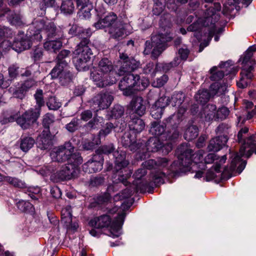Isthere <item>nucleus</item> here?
<instances>
[{
	"label": "nucleus",
	"mask_w": 256,
	"mask_h": 256,
	"mask_svg": "<svg viewBox=\"0 0 256 256\" xmlns=\"http://www.w3.org/2000/svg\"><path fill=\"white\" fill-rule=\"evenodd\" d=\"M102 123H103V118H102L94 117L92 120L88 124V125L91 128H96L100 126H102Z\"/></svg>",
	"instance_id": "nucleus-55"
},
{
	"label": "nucleus",
	"mask_w": 256,
	"mask_h": 256,
	"mask_svg": "<svg viewBox=\"0 0 256 256\" xmlns=\"http://www.w3.org/2000/svg\"><path fill=\"white\" fill-rule=\"evenodd\" d=\"M182 60V59H181V58H179L177 57L175 58L172 62L169 64H166L163 66L162 68L164 70L167 71L169 70L173 66H176L180 63Z\"/></svg>",
	"instance_id": "nucleus-56"
},
{
	"label": "nucleus",
	"mask_w": 256,
	"mask_h": 256,
	"mask_svg": "<svg viewBox=\"0 0 256 256\" xmlns=\"http://www.w3.org/2000/svg\"><path fill=\"white\" fill-rule=\"evenodd\" d=\"M184 96L182 93H178L174 94L172 97V102L173 106H180L184 102Z\"/></svg>",
	"instance_id": "nucleus-52"
},
{
	"label": "nucleus",
	"mask_w": 256,
	"mask_h": 256,
	"mask_svg": "<svg viewBox=\"0 0 256 256\" xmlns=\"http://www.w3.org/2000/svg\"><path fill=\"white\" fill-rule=\"evenodd\" d=\"M157 66L158 65L155 66L153 62H148L144 68V72L147 74H150L152 77H153L157 71Z\"/></svg>",
	"instance_id": "nucleus-46"
},
{
	"label": "nucleus",
	"mask_w": 256,
	"mask_h": 256,
	"mask_svg": "<svg viewBox=\"0 0 256 256\" xmlns=\"http://www.w3.org/2000/svg\"><path fill=\"white\" fill-rule=\"evenodd\" d=\"M74 148L70 142L56 147L50 153L53 161L63 162L66 160L68 163L74 162V164L79 165L82 163V160L79 153L74 152Z\"/></svg>",
	"instance_id": "nucleus-8"
},
{
	"label": "nucleus",
	"mask_w": 256,
	"mask_h": 256,
	"mask_svg": "<svg viewBox=\"0 0 256 256\" xmlns=\"http://www.w3.org/2000/svg\"><path fill=\"white\" fill-rule=\"evenodd\" d=\"M120 21L118 20V17L116 14L113 12L108 13L102 19L100 20L98 22L94 24V26L96 30L106 28L108 30L112 26L116 25L117 22Z\"/></svg>",
	"instance_id": "nucleus-18"
},
{
	"label": "nucleus",
	"mask_w": 256,
	"mask_h": 256,
	"mask_svg": "<svg viewBox=\"0 0 256 256\" xmlns=\"http://www.w3.org/2000/svg\"><path fill=\"white\" fill-rule=\"evenodd\" d=\"M129 208L130 206L128 204L122 203L120 208L122 210V212L120 214L118 213V216L115 218L114 221L112 220V218L109 215L103 214L92 220L90 222V224L97 228L109 226L112 237H118L121 234L120 230L126 216L124 211Z\"/></svg>",
	"instance_id": "nucleus-5"
},
{
	"label": "nucleus",
	"mask_w": 256,
	"mask_h": 256,
	"mask_svg": "<svg viewBox=\"0 0 256 256\" xmlns=\"http://www.w3.org/2000/svg\"><path fill=\"white\" fill-rule=\"evenodd\" d=\"M54 118L52 115L49 114H45L43 118L42 124L44 127V130H49V126L53 122Z\"/></svg>",
	"instance_id": "nucleus-54"
},
{
	"label": "nucleus",
	"mask_w": 256,
	"mask_h": 256,
	"mask_svg": "<svg viewBox=\"0 0 256 256\" xmlns=\"http://www.w3.org/2000/svg\"><path fill=\"white\" fill-rule=\"evenodd\" d=\"M252 54L251 52L246 51L241 56L240 60L242 62V64H243L242 68L244 67V66L247 68L251 66L253 67V65L255 64V60L252 59Z\"/></svg>",
	"instance_id": "nucleus-35"
},
{
	"label": "nucleus",
	"mask_w": 256,
	"mask_h": 256,
	"mask_svg": "<svg viewBox=\"0 0 256 256\" xmlns=\"http://www.w3.org/2000/svg\"><path fill=\"white\" fill-rule=\"evenodd\" d=\"M211 76L210 79L213 81H218L221 80L224 76V72L221 70H218L216 66H213L210 70Z\"/></svg>",
	"instance_id": "nucleus-40"
},
{
	"label": "nucleus",
	"mask_w": 256,
	"mask_h": 256,
	"mask_svg": "<svg viewBox=\"0 0 256 256\" xmlns=\"http://www.w3.org/2000/svg\"><path fill=\"white\" fill-rule=\"evenodd\" d=\"M198 134V127L196 126L192 125L186 128L184 136L185 140L190 141L196 138Z\"/></svg>",
	"instance_id": "nucleus-34"
},
{
	"label": "nucleus",
	"mask_w": 256,
	"mask_h": 256,
	"mask_svg": "<svg viewBox=\"0 0 256 256\" xmlns=\"http://www.w3.org/2000/svg\"><path fill=\"white\" fill-rule=\"evenodd\" d=\"M229 85L230 84L225 82L224 80L214 82L210 85V92L207 90H199L195 95V98L198 102L205 103L208 100L211 96L223 94Z\"/></svg>",
	"instance_id": "nucleus-12"
},
{
	"label": "nucleus",
	"mask_w": 256,
	"mask_h": 256,
	"mask_svg": "<svg viewBox=\"0 0 256 256\" xmlns=\"http://www.w3.org/2000/svg\"><path fill=\"white\" fill-rule=\"evenodd\" d=\"M50 74L52 78H59L62 84L70 82L72 78V74L68 70V67L58 63L52 70Z\"/></svg>",
	"instance_id": "nucleus-16"
},
{
	"label": "nucleus",
	"mask_w": 256,
	"mask_h": 256,
	"mask_svg": "<svg viewBox=\"0 0 256 256\" xmlns=\"http://www.w3.org/2000/svg\"><path fill=\"white\" fill-rule=\"evenodd\" d=\"M162 100V99H158L151 108L150 114L154 119L161 118L163 110L161 108L158 107L160 106L159 104Z\"/></svg>",
	"instance_id": "nucleus-37"
},
{
	"label": "nucleus",
	"mask_w": 256,
	"mask_h": 256,
	"mask_svg": "<svg viewBox=\"0 0 256 256\" xmlns=\"http://www.w3.org/2000/svg\"><path fill=\"white\" fill-rule=\"evenodd\" d=\"M170 36H165L163 34H158L152 35L151 38L152 46L154 47L152 52V56L157 58L164 49L165 43L171 40Z\"/></svg>",
	"instance_id": "nucleus-15"
},
{
	"label": "nucleus",
	"mask_w": 256,
	"mask_h": 256,
	"mask_svg": "<svg viewBox=\"0 0 256 256\" xmlns=\"http://www.w3.org/2000/svg\"><path fill=\"white\" fill-rule=\"evenodd\" d=\"M112 62L107 58L102 59L98 66L91 72L90 78L98 87L103 88L116 82V76L118 74L113 70Z\"/></svg>",
	"instance_id": "nucleus-4"
},
{
	"label": "nucleus",
	"mask_w": 256,
	"mask_h": 256,
	"mask_svg": "<svg viewBox=\"0 0 256 256\" xmlns=\"http://www.w3.org/2000/svg\"><path fill=\"white\" fill-rule=\"evenodd\" d=\"M36 30L31 35L28 36L31 44L32 41H40L42 36L46 34L48 40L44 43V46L46 50L56 52L62 46V42L60 39L63 36V32L60 27H56L54 22H45L44 20L36 21L34 23ZM32 44H30V46Z\"/></svg>",
	"instance_id": "nucleus-2"
},
{
	"label": "nucleus",
	"mask_w": 256,
	"mask_h": 256,
	"mask_svg": "<svg viewBox=\"0 0 256 256\" xmlns=\"http://www.w3.org/2000/svg\"><path fill=\"white\" fill-rule=\"evenodd\" d=\"M114 150V146L112 144H110L109 145H105L101 146L98 150L100 152L104 154H109L113 152Z\"/></svg>",
	"instance_id": "nucleus-61"
},
{
	"label": "nucleus",
	"mask_w": 256,
	"mask_h": 256,
	"mask_svg": "<svg viewBox=\"0 0 256 256\" xmlns=\"http://www.w3.org/2000/svg\"><path fill=\"white\" fill-rule=\"evenodd\" d=\"M144 167L148 169H154L151 174L152 181L156 186L164 182V178L174 171L168 167V160L166 158H159L157 160H149L143 163Z\"/></svg>",
	"instance_id": "nucleus-7"
},
{
	"label": "nucleus",
	"mask_w": 256,
	"mask_h": 256,
	"mask_svg": "<svg viewBox=\"0 0 256 256\" xmlns=\"http://www.w3.org/2000/svg\"><path fill=\"white\" fill-rule=\"evenodd\" d=\"M158 137H152L149 138L146 144V152H156L162 148L166 150L167 153L170 152L172 148V144L170 142L164 143Z\"/></svg>",
	"instance_id": "nucleus-17"
},
{
	"label": "nucleus",
	"mask_w": 256,
	"mask_h": 256,
	"mask_svg": "<svg viewBox=\"0 0 256 256\" xmlns=\"http://www.w3.org/2000/svg\"><path fill=\"white\" fill-rule=\"evenodd\" d=\"M220 138H214L210 140L208 146L209 151L217 152L220 150L226 143L228 138L227 136H221L220 142H216V140H219Z\"/></svg>",
	"instance_id": "nucleus-27"
},
{
	"label": "nucleus",
	"mask_w": 256,
	"mask_h": 256,
	"mask_svg": "<svg viewBox=\"0 0 256 256\" xmlns=\"http://www.w3.org/2000/svg\"><path fill=\"white\" fill-rule=\"evenodd\" d=\"M80 120L77 118H73L72 121L66 126V129L70 132H74L77 130L79 127Z\"/></svg>",
	"instance_id": "nucleus-51"
},
{
	"label": "nucleus",
	"mask_w": 256,
	"mask_h": 256,
	"mask_svg": "<svg viewBox=\"0 0 256 256\" xmlns=\"http://www.w3.org/2000/svg\"><path fill=\"white\" fill-rule=\"evenodd\" d=\"M106 31L108 32L111 38L117 40L122 38L126 35L124 26L121 22H117L116 25L106 30Z\"/></svg>",
	"instance_id": "nucleus-24"
},
{
	"label": "nucleus",
	"mask_w": 256,
	"mask_h": 256,
	"mask_svg": "<svg viewBox=\"0 0 256 256\" xmlns=\"http://www.w3.org/2000/svg\"><path fill=\"white\" fill-rule=\"evenodd\" d=\"M61 222L68 228H72V214L70 206H67L62 210Z\"/></svg>",
	"instance_id": "nucleus-28"
},
{
	"label": "nucleus",
	"mask_w": 256,
	"mask_h": 256,
	"mask_svg": "<svg viewBox=\"0 0 256 256\" xmlns=\"http://www.w3.org/2000/svg\"><path fill=\"white\" fill-rule=\"evenodd\" d=\"M40 110L38 108H31L26 111L24 114V116L27 118L28 122H32V124L34 123L40 115Z\"/></svg>",
	"instance_id": "nucleus-33"
},
{
	"label": "nucleus",
	"mask_w": 256,
	"mask_h": 256,
	"mask_svg": "<svg viewBox=\"0 0 256 256\" xmlns=\"http://www.w3.org/2000/svg\"><path fill=\"white\" fill-rule=\"evenodd\" d=\"M154 2L153 13L155 15H159L163 12L165 8L166 0H154Z\"/></svg>",
	"instance_id": "nucleus-39"
},
{
	"label": "nucleus",
	"mask_w": 256,
	"mask_h": 256,
	"mask_svg": "<svg viewBox=\"0 0 256 256\" xmlns=\"http://www.w3.org/2000/svg\"><path fill=\"white\" fill-rule=\"evenodd\" d=\"M34 98L36 100V104L35 108H38V110H40V108L44 105V101L42 98V90H38L34 94Z\"/></svg>",
	"instance_id": "nucleus-50"
},
{
	"label": "nucleus",
	"mask_w": 256,
	"mask_h": 256,
	"mask_svg": "<svg viewBox=\"0 0 256 256\" xmlns=\"http://www.w3.org/2000/svg\"><path fill=\"white\" fill-rule=\"evenodd\" d=\"M92 114L90 110H86L81 114V120L86 122L92 118Z\"/></svg>",
	"instance_id": "nucleus-64"
},
{
	"label": "nucleus",
	"mask_w": 256,
	"mask_h": 256,
	"mask_svg": "<svg viewBox=\"0 0 256 256\" xmlns=\"http://www.w3.org/2000/svg\"><path fill=\"white\" fill-rule=\"evenodd\" d=\"M89 40L84 38L76 46L74 52V62L79 70H86L88 68V64L92 57V52L89 47Z\"/></svg>",
	"instance_id": "nucleus-10"
},
{
	"label": "nucleus",
	"mask_w": 256,
	"mask_h": 256,
	"mask_svg": "<svg viewBox=\"0 0 256 256\" xmlns=\"http://www.w3.org/2000/svg\"><path fill=\"white\" fill-rule=\"evenodd\" d=\"M114 126L112 123H108L106 124V128L104 130H102L99 132V136H105L109 134Z\"/></svg>",
	"instance_id": "nucleus-59"
},
{
	"label": "nucleus",
	"mask_w": 256,
	"mask_h": 256,
	"mask_svg": "<svg viewBox=\"0 0 256 256\" xmlns=\"http://www.w3.org/2000/svg\"><path fill=\"white\" fill-rule=\"evenodd\" d=\"M19 73V68L16 65H12L8 68V74L11 78H15Z\"/></svg>",
	"instance_id": "nucleus-60"
},
{
	"label": "nucleus",
	"mask_w": 256,
	"mask_h": 256,
	"mask_svg": "<svg viewBox=\"0 0 256 256\" xmlns=\"http://www.w3.org/2000/svg\"><path fill=\"white\" fill-rule=\"evenodd\" d=\"M216 108L214 104H208L204 108L202 116L204 117L206 121H210L216 118Z\"/></svg>",
	"instance_id": "nucleus-31"
},
{
	"label": "nucleus",
	"mask_w": 256,
	"mask_h": 256,
	"mask_svg": "<svg viewBox=\"0 0 256 256\" xmlns=\"http://www.w3.org/2000/svg\"><path fill=\"white\" fill-rule=\"evenodd\" d=\"M168 80V76L164 74L160 78H158L156 82H154L152 84L154 87H161Z\"/></svg>",
	"instance_id": "nucleus-57"
},
{
	"label": "nucleus",
	"mask_w": 256,
	"mask_h": 256,
	"mask_svg": "<svg viewBox=\"0 0 256 256\" xmlns=\"http://www.w3.org/2000/svg\"><path fill=\"white\" fill-rule=\"evenodd\" d=\"M79 165L74 162L67 163L61 166L60 169L54 174L56 182L69 180L78 176L79 172Z\"/></svg>",
	"instance_id": "nucleus-13"
},
{
	"label": "nucleus",
	"mask_w": 256,
	"mask_h": 256,
	"mask_svg": "<svg viewBox=\"0 0 256 256\" xmlns=\"http://www.w3.org/2000/svg\"><path fill=\"white\" fill-rule=\"evenodd\" d=\"M46 104L50 110H56L61 106V103L54 96L50 97Z\"/></svg>",
	"instance_id": "nucleus-45"
},
{
	"label": "nucleus",
	"mask_w": 256,
	"mask_h": 256,
	"mask_svg": "<svg viewBox=\"0 0 256 256\" xmlns=\"http://www.w3.org/2000/svg\"><path fill=\"white\" fill-rule=\"evenodd\" d=\"M62 12L66 14H72L74 10V6L71 0L63 2L60 6Z\"/></svg>",
	"instance_id": "nucleus-42"
},
{
	"label": "nucleus",
	"mask_w": 256,
	"mask_h": 256,
	"mask_svg": "<svg viewBox=\"0 0 256 256\" xmlns=\"http://www.w3.org/2000/svg\"><path fill=\"white\" fill-rule=\"evenodd\" d=\"M253 152L256 154V134L244 140L239 152L232 154L230 170H234L238 165L237 170L240 174L244 170L246 165V161L242 160L241 158L244 156L249 158Z\"/></svg>",
	"instance_id": "nucleus-6"
},
{
	"label": "nucleus",
	"mask_w": 256,
	"mask_h": 256,
	"mask_svg": "<svg viewBox=\"0 0 256 256\" xmlns=\"http://www.w3.org/2000/svg\"><path fill=\"white\" fill-rule=\"evenodd\" d=\"M254 67L250 66L248 68L246 67L242 68L240 72V78L237 82V86L238 88H244L247 87L251 82L254 76L252 71Z\"/></svg>",
	"instance_id": "nucleus-22"
},
{
	"label": "nucleus",
	"mask_w": 256,
	"mask_h": 256,
	"mask_svg": "<svg viewBox=\"0 0 256 256\" xmlns=\"http://www.w3.org/2000/svg\"><path fill=\"white\" fill-rule=\"evenodd\" d=\"M176 152L180 153L178 156V161L176 162V164L178 163L180 166L188 168L194 164H198V168L201 170L205 169V165L203 162L204 152L203 150H199L192 154V150L182 145L178 148Z\"/></svg>",
	"instance_id": "nucleus-9"
},
{
	"label": "nucleus",
	"mask_w": 256,
	"mask_h": 256,
	"mask_svg": "<svg viewBox=\"0 0 256 256\" xmlns=\"http://www.w3.org/2000/svg\"><path fill=\"white\" fill-rule=\"evenodd\" d=\"M92 8H90L87 6L85 8H80V16H82L84 18H88L90 16V11Z\"/></svg>",
	"instance_id": "nucleus-58"
},
{
	"label": "nucleus",
	"mask_w": 256,
	"mask_h": 256,
	"mask_svg": "<svg viewBox=\"0 0 256 256\" xmlns=\"http://www.w3.org/2000/svg\"><path fill=\"white\" fill-rule=\"evenodd\" d=\"M112 100V96L108 93H100L93 98V102L100 110H104L107 108L110 105Z\"/></svg>",
	"instance_id": "nucleus-21"
},
{
	"label": "nucleus",
	"mask_w": 256,
	"mask_h": 256,
	"mask_svg": "<svg viewBox=\"0 0 256 256\" xmlns=\"http://www.w3.org/2000/svg\"><path fill=\"white\" fill-rule=\"evenodd\" d=\"M142 190L138 186L132 187L130 186V188H127L122 190L120 193L116 195L114 197L115 200H122L130 197L135 191Z\"/></svg>",
	"instance_id": "nucleus-32"
},
{
	"label": "nucleus",
	"mask_w": 256,
	"mask_h": 256,
	"mask_svg": "<svg viewBox=\"0 0 256 256\" xmlns=\"http://www.w3.org/2000/svg\"><path fill=\"white\" fill-rule=\"evenodd\" d=\"M226 156H223L220 158L215 154H209L204 158L205 168L206 167V164H212L216 162L214 168L216 172H220L222 166L226 162Z\"/></svg>",
	"instance_id": "nucleus-23"
},
{
	"label": "nucleus",
	"mask_w": 256,
	"mask_h": 256,
	"mask_svg": "<svg viewBox=\"0 0 256 256\" xmlns=\"http://www.w3.org/2000/svg\"><path fill=\"white\" fill-rule=\"evenodd\" d=\"M18 114L12 115L10 117L2 120L1 122L2 124H4L16 120L17 124L23 129H27L32 124V122L28 121L27 118L24 116L23 114L20 117H18Z\"/></svg>",
	"instance_id": "nucleus-26"
},
{
	"label": "nucleus",
	"mask_w": 256,
	"mask_h": 256,
	"mask_svg": "<svg viewBox=\"0 0 256 256\" xmlns=\"http://www.w3.org/2000/svg\"><path fill=\"white\" fill-rule=\"evenodd\" d=\"M35 85L34 81L32 80H28L25 81L22 85V88H23L22 90L27 92L30 88L32 87Z\"/></svg>",
	"instance_id": "nucleus-62"
},
{
	"label": "nucleus",
	"mask_w": 256,
	"mask_h": 256,
	"mask_svg": "<svg viewBox=\"0 0 256 256\" xmlns=\"http://www.w3.org/2000/svg\"><path fill=\"white\" fill-rule=\"evenodd\" d=\"M130 130L136 134L140 133L145 128L142 120L138 118H132L128 123Z\"/></svg>",
	"instance_id": "nucleus-29"
},
{
	"label": "nucleus",
	"mask_w": 256,
	"mask_h": 256,
	"mask_svg": "<svg viewBox=\"0 0 256 256\" xmlns=\"http://www.w3.org/2000/svg\"><path fill=\"white\" fill-rule=\"evenodd\" d=\"M50 194L52 196L56 198H59L62 196L60 190L58 186H54L50 189Z\"/></svg>",
	"instance_id": "nucleus-63"
},
{
	"label": "nucleus",
	"mask_w": 256,
	"mask_h": 256,
	"mask_svg": "<svg viewBox=\"0 0 256 256\" xmlns=\"http://www.w3.org/2000/svg\"><path fill=\"white\" fill-rule=\"evenodd\" d=\"M101 159L100 155H96L86 163L83 164L82 170L84 172L88 173L96 172L102 168L103 160Z\"/></svg>",
	"instance_id": "nucleus-19"
},
{
	"label": "nucleus",
	"mask_w": 256,
	"mask_h": 256,
	"mask_svg": "<svg viewBox=\"0 0 256 256\" xmlns=\"http://www.w3.org/2000/svg\"><path fill=\"white\" fill-rule=\"evenodd\" d=\"M221 10V6L219 2L212 4L204 10H200L196 12V16L197 20L188 28V30L190 32L197 31L202 27L209 26L208 35V41L201 43L199 52L208 46L209 42L212 40L216 32L215 22L219 19L220 16L217 13Z\"/></svg>",
	"instance_id": "nucleus-3"
},
{
	"label": "nucleus",
	"mask_w": 256,
	"mask_h": 256,
	"mask_svg": "<svg viewBox=\"0 0 256 256\" xmlns=\"http://www.w3.org/2000/svg\"><path fill=\"white\" fill-rule=\"evenodd\" d=\"M166 124H160L157 122H154L152 124L150 132L152 134L155 136L154 137L160 136L159 138L162 141L173 140L178 137L179 132L177 130H174L171 134L170 132H164Z\"/></svg>",
	"instance_id": "nucleus-14"
},
{
	"label": "nucleus",
	"mask_w": 256,
	"mask_h": 256,
	"mask_svg": "<svg viewBox=\"0 0 256 256\" xmlns=\"http://www.w3.org/2000/svg\"><path fill=\"white\" fill-rule=\"evenodd\" d=\"M121 142L125 147H130V150H132V147L134 145V140H132L129 134H125L121 138Z\"/></svg>",
	"instance_id": "nucleus-48"
},
{
	"label": "nucleus",
	"mask_w": 256,
	"mask_h": 256,
	"mask_svg": "<svg viewBox=\"0 0 256 256\" xmlns=\"http://www.w3.org/2000/svg\"><path fill=\"white\" fill-rule=\"evenodd\" d=\"M146 102L142 97L134 98L130 104V108L132 114L140 116H142L146 112Z\"/></svg>",
	"instance_id": "nucleus-20"
},
{
	"label": "nucleus",
	"mask_w": 256,
	"mask_h": 256,
	"mask_svg": "<svg viewBox=\"0 0 256 256\" xmlns=\"http://www.w3.org/2000/svg\"><path fill=\"white\" fill-rule=\"evenodd\" d=\"M6 180L5 182H8L15 187L23 188L24 186V184L17 178L6 176Z\"/></svg>",
	"instance_id": "nucleus-49"
},
{
	"label": "nucleus",
	"mask_w": 256,
	"mask_h": 256,
	"mask_svg": "<svg viewBox=\"0 0 256 256\" xmlns=\"http://www.w3.org/2000/svg\"><path fill=\"white\" fill-rule=\"evenodd\" d=\"M18 208L22 212H30L34 210V206L30 202L24 200H20L16 204Z\"/></svg>",
	"instance_id": "nucleus-38"
},
{
	"label": "nucleus",
	"mask_w": 256,
	"mask_h": 256,
	"mask_svg": "<svg viewBox=\"0 0 256 256\" xmlns=\"http://www.w3.org/2000/svg\"><path fill=\"white\" fill-rule=\"evenodd\" d=\"M8 30L7 28L0 27V42L2 40L0 46H1L2 52L4 50V49L9 50L12 48L17 52H20L30 47L31 42L28 38V34L24 35L23 32H20L18 34L12 44L9 40H3Z\"/></svg>",
	"instance_id": "nucleus-11"
},
{
	"label": "nucleus",
	"mask_w": 256,
	"mask_h": 256,
	"mask_svg": "<svg viewBox=\"0 0 256 256\" xmlns=\"http://www.w3.org/2000/svg\"><path fill=\"white\" fill-rule=\"evenodd\" d=\"M124 109L120 105H116L110 112V116L116 119L120 118L124 114Z\"/></svg>",
	"instance_id": "nucleus-43"
},
{
	"label": "nucleus",
	"mask_w": 256,
	"mask_h": 256,
	"mask_svg": "<svg viewBox=\"0 0 256 256\" xmlns=\"http://www.w3.org/2000/svg\"><path fill=\"white\" fill-rule=\"evenodd\" d=\"M100 139L98 138H94L92 140H85L82 144V148L86 150H92L95 146L98 145L100 144Z\"/></svg>",
	"instance_id": "nucleus-44"
},
{
	"label": "nucleus",
	"mask_w": 256,
	"mask_h": 256,
	"mask_svg": "<svg viewBox=\"0 0 256 256\" xmlns=\"http://www.w3.org/2000/svg\"><path fill=\"white\" fill-rule=\"evenodd\" d=\"M120 58L121 66L118 70V74L124 76L119 83V88L124 94L129 96L134 90H144L149 84L148 78L131 74L140 66V62L124 53L120 54Z\"/></svg>",
	"instance_id": "nucleus-1"
},
{
	"label": "nucleus",
	"mask_w": 256,
	"mask_h": 256,
	"mask_svg": "<svg viewBox=\"0 0 256 256\" xmlns=\"http://www.w3.org/2000/svg\"><path fill=\"white\" fill-rule=\"evenodd\" d=\"M114 156L116 158V168L117 170H120L128 165V161L125 160L126 154L124 152H121L120 153L118 151L114 152Z\"/></svg>",
	"instance_id": "nucleus-30"
},
{
	"label": "nucleus",
	"mask_w": 256,
	"mask_h": 256,
	"mask_svg": "<svg viewBox=\"0 0 256 256\" xmlns=\"http://www.w3.org/2000/svg\"><path fill=\"white\" fill-rule=\"evenodd\" d=\"M186 108H184L183 106H181L179 108L178 110V112L177 114H174L170 116L168 120H166V121L168 122H170V124L172 123V120H174L176 119V118H178V122H179L182 120V118L183 116V114L186 112Z\"/></svg>",
	"instance_id": "nucleus-47"
},
{
	"label": "nucleus",
	"mask_w": 256,
	"mask_h": 256,
	"mask_svg": "<svg viewBox=\"0 0 256 256\" xmlns=\"http://www.w3.org/2000/svg\"><path fill=\"white\" fill-rule=\"evenodd\" d=\"M229 114V110L226 107H222L216 110V118L224 119Z\"/></svg>",
	"instance_id": "nucleus-53"
},
{
	"label": "nucleus",
	"mask_w": 256,
	"mask_h": 256,
	"mask_svg": "<svg viewBox=\"0 0 256 256\" xmlns=\"http://www.w3.org/2000/svg\"><path fill=\"white\" fill-rule=\"evenodd\" d=\"M35 144V140L31 137H26L22 138L20 144V149L24 152L28 151Z\"/></svg>",
	"instance_id": "nucleus-36"
},
{
	"label": "nucleus",
	"mask_w": 256,
	"mask_h": 256,
	"mask_svg": "<svg viewBox=\"0 0 256 256\" xmlns=\"http://www.w3.org/2000/svg\"><path fill=\"white\" fill-rule=\"evenodd\" d=\"M70 52L68 50H62L57 56L58 63L64 65L65 67H68V62L66 58L70 55Z\"/></svg>",
	"instance_id": "nucleus-41"
},
{
	"label": "nucleus",
	"mask_w": 256,
	"mask_h": 256,
	"mask_svg": "<svg viewBox=\"0 0 256 256\" xmlns=\"http://www.w3.org/2000/svg\"><path fill=\"white\" fill-rule=\"evenodd\" d=\"M38 147L42 150L48 149L52 144V138L50 130H44L37 139Z\"/></svg>",
	"instance_id": "nucleus-25"
}]
</instances>
